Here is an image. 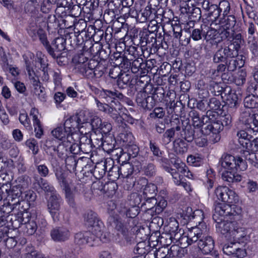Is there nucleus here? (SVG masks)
<instances>
[{
	"mask_svg": "<svg viewBox=\"0 0 258 258\" xmlns=\"http://www.w3.org/2000/svg\"><path fill=\"white\" fill-rule=\"evenodd\" d=\"M117 186V184L113 182H110L103 185L102 182L97 181L93 182L92 184V188L94 190H98L103 192H106L107 190H110L111 192L115 191Z\"/></svg>",
	"mask_w": 258,
	"mask_h": 258,
	"instance_id": "2f4dec72",
	"label": "nucleus"
},
{
	"mask_svg": "<svg viewBox=\"0 0 258 258\" xmlns=\"http://www.w3.org/2000/svg\"><path fill=\"white\" fill-rule=\"evenodd\" d=\"M207 11L208 12V16L211 22H216V20L218 22L220 14L217 5H211L210 8Z\"/></svg>",
	"mask_w": 258,
	"mask_h": 258,
	"instance_id": "79ce46f5",
	"label": "nucleus"
},
{
	"mask_svg": "<svg viewBox=\"0 0 258 258\" xmlns=\"http://www.w3.org/2000/svg\"><path fill=\"white\" fill-rule=\"evenodd\" d=\"M142 172L148 176H152L155 175L156 168L155 165L151 162L143 163L141 167Z\"/></svg>",
	"mask_w": 258,
	"mask_h": 258,
	"instance_id": "a19ab883",
	"label": "nucleus"
},
{
	"mask_svg": "<svg viewBox=\"0 0 258 258\" xmlns=\"http://www.w3.org/2000/svg\"><path fill=\"white\" fill-rule=\"evenodd\" d=\"M119 173L122 177L126 178V182L130 183L127 188L129 189L134 186L135 179L133 177H130L134 171L133 166L130 163H125L119 167Z\"/></svg>",
	"mask_w": 258,
	"mask_h": 258,
	"instance_id": "5701e85b",
	"label": "nucleus"
},
{
	"mask_svg": "<svg viewBox=\"0 0 258 258\" xmlns=\"http://www.w3.org/2000/svg\"><path fill=\"white\" fill-rule=\"evenodd\" d=\"M157 188L156 185L153 183L147 184L143 190L144 198H150L152 200V202L155 203Z\"/></svg>",
	"mask_w": 258,
	"mask_h": 258,
	"instance_id": "c9c22d12",
	"label": "nucleus"
},
{
	"mask_svg": "<svg viewBox=\"0 0 258 258\" xmlns=\"http://www.w3.org/2000/svg\"><path fill=\"white\" fill-rule=\"evenodd\" d=\"M108 223L114 229L112 240L121 246H126L130 243L131 237L129 235L127 224L118 217L110 216Z\"/></svg>",
	"mask_w": 258,
	"mask_h": 258,
	"instance_id": "20e7f679",
	"label": "nucleus"
},
{
	"mask_svg": "<svg viewBox=\"0 0 258 258\" xmlns=\"http://www.w3.org/2000/svg\"><path fill=\"white\" fill-rule=\"evenodd\" d=\"M73 140L72 137H70L68 138V141L63 140L57 146L54 145H47V153L52 156L54 155L56 153L58 156L62 159L67 156L69 152L78 154L79 153V148L77 145L73 144Z\"/></svg>",
	"mask_w": 258,
	"mask_h": 258,
	"instance_id": "6e6552de",
	"label": "nucleus"
},
{
	"mask_svg": "<svg viewBox=\"0 0 258 258\" xmlns=\"http://www.w3.org/2000/svg\"><path fill=\"white\" fill-rule=\"evenodd\" d=\"M207 181L205 183L206 186L208 190L212 188L214 185L215 175L212 169L208 170L207 171Z\"/></svg>",
	"mask_w": 258,
	"mask_h": 258,
	"instance_id": "13d9d810",
	"label": "nucleus"
},
{
	"mask_svg": "<svg viewBox=\"0 0 258 258\" xmlns=\"http://www.w3.org/2000/svg\"><path fill=\"white\" fill-rule=\"evenodd\" d=\"M36 198V194L32 190H28L23 192L22 196V201H25L30 204L34 202Z\"/></svg>",
	"mask_w": 258,
	"mask_h": 258,
	"instance_id": "5fc2aeb1",
	"label": "nucleus"
},
{
	"mask_svg": "<svg viewBox=\"0 0 258 258\" xmlns=\"http://www.w3.org/2000/svg\"><path fill=\"white\" fill-rule=\"evenodd\" d=\"M35 66L37 64L40 65L39 71H34L35 77L38 76V79L41 78L43 82H48L49 80V74H52V71L48 68V63L44 55L40 51L36 53V58L35 60Z\"/></svg>",
	"mask_w": 258,
	"mask_h": 258,
	"instance_id": "ddd939ff",
	"label": "nucleus"
},
{
	"mask_svg": "<svg viewBox=\"0 0 258 258\" xmlns=\"http://www.w3.org/2000/svg\"><path fill=\"white\" fill-rule=\"evenodd\" d=\"M238 50L231 45L221 47L214 54L213 61L214 63L224 62L229 58H235L238 55Z\"/></svg>",
	"mask_w": 258,
	"mask_h": 258,
	"instance_id": "dca6fc26",
	"label": "nucleus"
},
{
	"mask_svg": "<svg viewBox=\"0 0 258 258\" xmlns=\"http://www.w3.org/2000/svg\"><path fill=\"white\" fill-rule=\"evenodd\" d=\"M187 163L193 166L199 167L203 163V159L198 155H190L187 157Z\"/></svg>",
	"mask_w": 258,
	"mask_h": 258,
	"instance_id": "c03bdc74",
	"label": "nucleus"
},
{
	"mask_svg": "<svg viewBox=\"0 0 258 258\" xmlns=\"http://www.w3.org/2000/svg\"><path fill=\"white\" fill-rule=\"evenodd\" d=\"M28 34L30 36L35 40L38 37L40 41L45 47L49 54H52V50L51 49L49 42L47 40L46 34L44 30L40 28L31 27L28 30Z\"/></svg>",
	"mask_w": 258,
	"mask_h": 258,
	"instance_id": "aec40b11",
	"label": "nucleus"
},
{
	"mask_svg": "<svg viewBox=\"0 0 258 258\" xmlns=\"http://www.w3.org/2000/svg\"><path fill=\"white\" fill-rule=\"evenodd\" d=\"M73 144L77 145L79 149L83 152H88L91 150V140L88 134H81L79 133V138L77 140L73 138Z\"/></svg>",
	"mask_w": 258,
	"mask_h": 258,
	"instance_id": "4be33fe9",
	"label": "nucleus"
},
{
	"mask_svg": "<svg viewBox=\"0 0 258 258\" xmlns=\"http://www.w3.org/2000/svg\"><path fill=\"white\" fill-rule=\"evenodd\" d=\"M246 76V73L244 70H241L238 71L234 78L235 83L237 86H241L243 85L245 81Z\"/></svg>",
	"mask_w": 258,
	"mask_h": 258,
	"instance_id": "3c124183",
	"label": "nucleus"
},
{
	"mask_svg": "<svg viewBox=\"0 0 258 258\" xmlns=\"http://www.w3.org/2000/svg\"><path fill=\"white\" fill-rule=\"evenodd\" d=\"M219 9L220 13L223 11V15L227 16L230 10V5L228 1L227 0L221 1L219 3Z\"/></svg>",
	"mask_w": 258,
	"mask_h": 258,
	"instance_id": "680f3d73",
	"label": "nucleus"
},
{
	"mask_svg": "<svg viewBox=\"0 0 258 258\" xmlns=\"http://www.w3.org/2000/svg\"><path fill=\"white\" fill-rule=\"evenodd\" d=\"M39 185L43 190L48 193L49 192L51 195L53 193H56L54 187L49 184L46 180L42 178H40Z\"/></svg>",
	"mask_w": 258,
	"mask_h": 258,
	"instance_id": "8fccbe9b",
	"label": "nucleus"
},
{
	"mask_svg": "<svg viewBox=\"0 0 258 258\" xmlns=\"http://www.w3.org/2000/svg\"><path fill=\"white\" fill-rule=\"evenodd\" d=\"M222 129L223 125L220 121H210L204 123L201 132L204 135H210L212 141L214 143H216L220 140L219 133Z\"/></svg>",
	"mask_w": 258,
	"mask_h": 258,
	"instance_id": "2eb2a0df",
	"label": "nucleus"
},
{
	"mask_svg": "<svg viewBox=\"0 0 258 258\" xmlns=\"http://www.w3.org/2000/svg\"><path fill=\"white\" fill-rule=\"evenodd\" d=\"M205 29L207 31H205L204 38L207 41H209L215 39L217 35L220 33V26L218 25V22L216 20V22H212L210 26L207 28L206 27Z\"/></svg>",
	"mask_w": 258,
	"mask_h": 258,
	"instance_id": "cd10ccee",
	"label": "nucleus"
},
{
	"mask_svg": "<svg viewBox=\"0 0 258 258\" xmlns=\"http://www.w3.org/2000/svg\"><path fill=\"white\" fill-rule=\"evenodd\" d=\"M173 147L175 151L180 154L186 152L187 150V144L184 141L180 139L175 140L173 143Z\"/></svg>",
	"mask_w": 258,
	"mask_h": 258,
	"instance_id": "37998d69",
	"label": "nucleus"
},
{
	"mask_svg": "<svg viewBox=\"0 0 258 258\" xmlns=\"http://www.w3.org/2000/svg\"><path fill=\"white\" fill-rule=\"evenodd\" d=\"M242 218L241 208L226 205H218L216 207L213 219L216 223L217 232L235 241L227 243L224 245L223 251L227 255L242 258L246 254L245 250L239 248L236 244L246 243L250 238L248 230L237 222Z\"/></svg>",
	"mask_w": 258,
	"mask_h": 258,
	"instance_id": "f257e3e1",
	"label": "nucleus"
},
{
	"mask_svg": "<svg viewBox=\"0 0 258 258\" xmlns=\"http://www.w3.org/2000/svg\"><path fill=\"white\" fill-rule=\"evenodd\" d=\"M61 202L62 199L57 193L52 194L48 199L47 204L48 209L54 220L58 218Z\"/></svg>",
	"mask_w": 258,
	"mask_h": 258,
	"instance_id": "6ab92c4d",
	"label": "nucleus"
},
{
	"mask_svg": "<svg viewBox=\"0 0 258 258\" xmlns=\"http://www.w3.org/2000/svg\"><path fill=\"white\" fill-rule=\"evenodd\" d=\"M179 224L177 221L174 218H170L169 219L168 224L166 226V230H168L170 234L172 236H174L176 239H181L182 237H176L178 234Z\"/></svg>",
	"mask_w": 258,
	"mask_h": 258,
	"instance_id": "4c0bfd02",
	"label": "nucleus"
},
{
	"mask_svg": "<svg viewBox=\"0 0 258 258\" xmlns=\"http://www.w3.org/2000/svg\"><path fill=\"white\" fill-rule=\"evenodd\" d=\"M115 141L110 138H106L105 140L102 141L101 145L103 150L108 153H111V152L114 149Z\"/></svg>",
	"mask_w": 258,
	"mask_h": 258,
	"instance_id": "de8ad7c7",
	"label": "nucleus"
},
{
	"mask_svg": "<svg viewBox=\"0 0 258 258\" xmlns=\"http://www.w3.org/2000/svg\"><path fill=\"white\" fill-rule=\"evenodd\" d=\"M114 162L111 160H106L103 162L97 163L94 168L93 175L96 178L100 179L105 174L106 171L108 172L109 166H112Z\"/></svg>",
	"mask_w": 258,
	"mask_h": 258,
	"instance_id": "bb28decb",
	"label": "nucleus"
},
{
	"mask_svg": "<svg viewBox=\"0 0 258 258\" xmlns=\"http://www.w3.org/2000/svg\"><path fill=\"white\" fill-rule=\"evenodd\" d=\"M207 27L206 25L203 24L201 25L202 30L199 29H195L192 30L191 37L195 41H198L204 37L205 33V29Z\"/></svg>",
	"mask_w": 258,
	"mask_h": 258,
	"instance_id": "09e8293b",
	"label": "nucleus"
},
{
	"mask_svg": "<svg viewBox=\"0 0 258 258\" xmlns=\"http://www.w3.org/2000/svg\"><path fill=\"white\" fill-rule=\"evenodd\" d=\"M253 111H251L250 109H245L241 113L239 120L240 121L244 124L246 126L252 127L253 120Z\"/></svg>",
	"mask_w": 258,
	"mask_h": 258,
	"instance_id": "473e14b6",
	"label": "nucleus"
},
{
	"mask_svg": "<svg viewBox=\"0 0 258 258\" xmlns=\"http://www.w3.org/2000/svg\"><path fill=\"white\" fill-rule=\"evenodd\" d=\"M138 213V208L137 207H132L128 210H124L120 213L121 214H125L126 217L132 218L135 217Z\"/></svg>",
	"mask_w": 258,
	"mask_h": 258,
	"instance_id": "338daca9",
	"label": "nucleus"
},
{
	"mask_svg": "<svg viewBox=\"0 0 258 258\" xmlns=\"http://www.w3.org/2000/svg\"><path fill=\"white\" fill-rule=\"evenodd\" d=\"M244 130H241L237 133L238 142L245 149H249L250 141L253 138V136H256L255 131L251 126H246Z\"/></svg>",
	"mask_w": 258,
	"mask_h": 258,
	"instance_id": "f3484780",
	"label": "nucleus"
},
{
	"mask_svg": "<svg viewBox=\"0 0 258 258\" xmlns=\"http://www.w3.org/2000/svg\"><path fill=\"white\" fill-rule=\"evenodd\" d=\"M92 90L94 91L95 94H99L100 97L105 99L107 102L109 101V100L115 98L122 99L123 97V94L116 90H102L100 91L95 87L92 88Z\"/></svg>",
	"mask_w": 258,
	"mask_h": 258,
	"instance_id": "b1692460",
	"label": "nucleus"
},
{
	"mask_svg": "<svg viewBox=\"0 0 258 258\" xmlns=\"http://www.w3.org/2000/svg\"><path fill=\"white\" fill-rule=\"evenodd\" d=\"M51 49L52 50L53 53L49 54L52 57L56 56L55 52H60L65 48L64 40L62 38H57L54 39L52 43V46L50 45Z\"/></svg>",
	"mask_w": 258,
	"mask_h": 258,
	"instance_id": "58836bf2",
	"label": "nucleus"
},
{
	"mask_svg": "<svg viewBox=\"0 0 258 258\" xmlns=\"http://www.w3.org/2000/svg\"><path fill=\"white\" fill-rule=\"evenodd\" d=\"M21 258H45L44 255L35 250V248L31 245H27L23 251Z\"/></svg>",
	"mask_w": 258,
	"mask_h": 258,
	"instance_id": "72a5a7b5",
	"label": "nucleus"
},
{
	"mask_svg": "<svg viewBox=\"0 0 258 258\" xmlns=\"http://www.w3.org/2000/svg\"><path fill=\"white\" fill-rule=\"evenodd\" d=\"M50 235L52 239L55 241H64L69 238L70 232L67 228L59 227L52 229Z\"/></svg>",
	"mask_w": 258,
	"mask_h": 258,
	"instance_id": "393cba45",
	"label": "nucleus"
},
{
	"mask_svg": "<svg viewBox=\"0 0 258 258\" xmlns=\"http://www.w3.org/2000/svg\"><path fill=\"white\" fill-rule=\"evenodd\" d=\"M20 123L28 130L31 129V125L30 120L28 117V114L25 112H22L19 115V117Z\"/></svg>",
	"mask_w": 258,
	"mask_h": 258,
	"instance_id": "052dcab7",
	"label": "nucleus"
},
{
	"mask_svg": "<svg viewBox=\"0 0 258 258\" xmlns=\"http://www.w3.org/2000/svg\"><path fill=\"white\" fill-rule=\"evenodd\" d=\"M136 102L138 106L147 110H151L155 106L153 97L145 91H140L137 94Z\"/></svg>",
	"mask_w": 258,
	"mask_h": 258,
	"instance_id": "412c9836",
	"label": "nucleus"
},
{
	"mask_svg": "<svg viewBox=\"0 0 258 258\" xmlns=\"http://www.w3.org/2000/svg\"><path fill=\"white\" fill-rule=\"evenodd\" d=\"M65 192V197L68 204L70 207H75L76 203L75 201V187L71 184H68L63 187Z\"/></svg>",
	"mask_w": 258,
	"mask_h": 258,
	"instance_id": "7c9ffc66",
	"label": "nucleus"
},
{
	"mask_svg": "<svg viewBox=\"0 0 258 258\" xmlns=\"http://www.w3.org/2000/svg\"><path fill=\"white\" fill-rule=\"evenodd\" d=\"M247 43L250 51L254 56H258V44L254 37L248 36Z\"/></svg>",
	"mask_w": 258,
	"mask_h": 258,
	"instance_id": "a18cd8bd",
	"label": "nucleus"
},
{
	"mask_svg": "<svg viewBox=\"0 0 258 258\" xmlns=\"http://www.w3.org/2000/svg\"><path fill=\"white\" fill-rule=\"evenodd\" d=\"M70 132L71 131L66 129L63 124V126H57L52 130L51 134L54 138L62 142L64 140L68 141V137L72 136Z\"/></svg>",
	"mask_w": 258,
	"mask_h": 258,
	"instance_id": "c85d7f7f",
	"label": "nucleus"
},
{
	"mask_svg": "<svg viewBox=\"0 0 258 258\" xmlns=\"http://www.w3.org/2000/svg\"><path fill=\"white\" fill-rule=\"evenodd\" d=\"M243 103L245 109L254 111L258 108V97L252 95H248L244 98Z\"/></svg>",
	"mask_w": 258,
	"mask_h": 258,
	"instance_id": "e433bc0d",
	"label": "nucleus"
},
{
	"mask_svg": "<svg viewBox=\"0 0 258 258\" xmlns=\"http://www.w3.org/2000/svg\"><path fill=\"white\" fill-rule=\"evenodd\" d=\"M206 224L200 222L198 226L188 228L185 236H182L181 242L185 241L187 245L198 241V247L202 252L207 254L210 253L214 248V241L213 238L208 235Z\"/></svg>",
	"mask_w": 258,
	"mask_h": 258,
	"instance_id": "f03ea898",
	"label": "nucleus"
},
{
	"mask_svg": "<svg viewBox=\"0 0 258 258\" xmlns=\"http://www.w3.org/2000/svg\"><path fill=\"white\" fill-rule=\"evenodd\" d=\"M209 111L212 110L216 111L219 109L220 102L215 98H212L208 101Z\"/></svg>",
	"mask_w": 258,
	"mask_h": 258,
	"instance_id": "774afa93",
	"label": "nucleus"
},
{
	"mask_svg": "<svg viewBox=\"0 0 258 258\" xmlns=\"http://www.w3.org/2000/svg\"><path fill=\"white\" fill-rule=\"evenodd\" d=\"M245 156V159H243L245 162V160L249 161L253 166L258 168V155H256L253 153H250L248 151H245L244 152Z\"/></svg>",
	"mask_w": 258,
	"mask_h": 258,
	"instance_id": "49530a36",
	"label": "nucleus"
},
{
	"mask_svg": "<svg viewBox=\"0 0 258 258\" xmlns=\"http://www.w3.org/2000/svg\"><path fill=\"white\" fill-rule=\"evenodd\" d=\"M175 135L174 128H170L166 131L163 135L162 141L164 144H169L173 139Z\"/></svg>",
	"mask_w": 258,
	"mask_h": 258,
	"instance_id": "bf43d9fd",
	"label": "nucleus"
},
{
	"mask_svg": "<svg viewBox=\"0 0 258 258\" xmlns=\"http://www.w3.org/2000/svg\"><path fill=\"white\" fill-rule=\"evenodd\" d=\"M231 38L232 39L230 40L231 43L230 45H231V46L235 47L239 50L243 41L241 34L240 33H234Z\"/></svg>",
	"mask_w": 258,
	"mask_h": 258,
	"instance_id": "603ef678",
	"label": "nucleus"
},
{
	"mask_svg": "<svg viewBox=\"0 0 258 258\" xmlns=\"http://www.w3.org/2000/svg\"><path fill=\"white\" fill-rule=\"evenodd\" d=\"M26 144L27 146L32 150L34 155L38 153L39 149L37 142L34 139H30L27 140L26 142Z\"/></svg>",
	"mask_w": 258,
	"mask_h": 258,
	"instance_id": "0e129e2a",
	"label": "nucleus"
},
{
	"mask_svg": "<svg viewBox=\"0 0 258 258\" xmlns=\"http://www.w3.org/2000/svg\"><path fill=\"white\" fill-rule=\"evenodd\" d=\"M81 112H83L84 120L80 121L78 133L81 134H88L92 130V126L89 121V113L85 111H81Z\"/></svg>",
	"mask_w": 258,
	"mask_h": 258,
	"instance_id": "c756f323",
	"label": "nucleus"
},
{
	"mask_svg": "<svg viewBox=\"0 0 258 258\" xmlns=\"http://www.w3.org/2000/svg\"><path fill=\"white\" fill-rule=\"evenodd\" d=\"M218 164L225 170L222 174L223 180L230 183L240 181L241 176L236 172L244 171L247 168V162L242 158L227 154L221 156Z\"/></svg>",
	"mask_w": 258,
	"mask_h": 258,
	"instance_id": "7ed1b4c3",
	"label": "nucleus"
},
{
	"mask_svg": "<svg viewBox=\"0 0 258 258\" xmlns=\"http://www.w3.org/2000/svg\"><path fill=\"white\" fill-rule=\"evenodd\" d=\"M174 165L176 169L170 168L168 169V172L172 176L173 181L176 185H179L182 182L183 177L179 172H180L189 179H193L194 178V174L188 169L185 164L180 160L178 159H176L174 163Z\"/></svg>",
	"mask_w": 258,
	"mask_h": 258,
	"instance_id": "9b49d317",
	"label": "nucleus"
},
{
	"mask_svg": "<svg viewBox=\"0 0 258 258\" xmlns=\"http://www.w3.org/2000/svg\"><path fill=\"white\" fill-rule=\"evenodd\" d=\"M223 20L218 19V24L220 26V28L225 29H232L236 23V20L234 16L232 15L224 16Z\"/></svg>",
	"mask_w": 258,
	"mask_h": 258,
	"instance_id": "f704fd0d",
	"label": "nucleus"
},
{
	"mask_svg": "<svg viewBox=\"0 0 258 258\" xmlns=\"http://www.w3.org/2000/svg\"><path fill=\"white\" fill-rule=\"evenodd\" d=\"M66 166L70 172H74L76 168L77 162L73 156L68 157L66 160Z\"/></svg>",
	"mask_w": 258,
	"mask_h": 258,
	"instance_id": "4d7b16f0",
	"label": "nucleus"
},
{
	"mask_svg": "<svg viewBox=\"0 0 258 258\" xmlns=\"http://www.w3.org/2000/svg\"><path fill=\"white\" fill-rule=\"evenodd\" d=\"M119 167L113 166H109L108 171V175L110 177V179L112 180H115L117 179L121 174L119 173Z\"/></svg>",
	"mask_w": 258,
	"mask_h": 258,
	"instance_id": "864d4df0",
	"label": "nucleus"
},
{
	"mask_svg": "<svg viewBox=\"0 0 258 258\" xmlns=\"http://www.w3.org/2000/svg\"><path fill=\"white\" fill-rule=\"evenodd\" d=\"M89 231L84 232H79L75 236V243L79 246H84L88 244L90 246L96 245V239L95 236H93L91 232V228L88 227Z\"/></svg>",
	"mask_w": 258,
	"mask_h": 258,
	"instance_id": "a211bd4d",
	"label": "nucleus"
},
{
	"mask_svg": "<svg viewBox=\"0 0 258 258\" xmlns=\"http://www.w3.org/2000/svg\"><path fill=\"white\" fill-rule=\"evenodd\" d=\"M214 198L217 201H221L223 203H218L215 205V209L218 205H226L229 206H236L241 208L240 206L235 204L238 202V197L236 192L232 189L226 186H219L214 191ZM215 212V210L214 211ZM215 213H214V214Z\"/></svg>",
	"mask_w": 258,
	"mask_h": 258,
	"instance_id": "1a4fd4ad",
	"label": "nucleus"
},
{
	"mask_svg": "<svg viewBox=\"0 0 258 258\" xmlns=\"http://www.w3.org/2000/svg\"><path fill=\"white\" fill-rule=\"evenodd\" d=\"M23 58L25 60L26 70L28 73L29 77L33 85L32 92L41 101H44L46 99V95L44 92V88L40 85L38 76L35 77V73L33 68L34 63V55L32 53H28L24 54Z\"/></svg>",
	"mask_w": 258,
	"mask_h": 258,
	"instance_id": "39448f33",
	"label": "nucleus"
},
{
	"mask_svg": "<svg viewBox=\"0 0 258 258\" xmlns=\"http://www.w3.org/2000/svg\"><path fill=\"white\" fill-rule=\"evenodd\" d=\"M237 95L234 92H231L227 96V103L230 107H234L238 103Z\"/></svg>",
	"mask_w": 258,
	"mask_h": 258,
	"instance_id": "e2e57ef3",
	"label": "nucleus"
},
{
	"mask_svg": "<svg viewBox=\"0 0 258 258\" xmlns=\"http://www.w3.org/2000/svg\"><path fill=\"white\" fill-rule=\"evenodd\" d=\"M38 7V3L36 0H29L25 5L24 9L26 13H33Z\"/></svg>",
	"mask_w": 258,
	"mask_h": 258,
	"instance_id": "6e6d98bb",
	"label": "nucleus"
},
{
	"mask_svg": "<svg viewBox=\"0 0 258 258\" xmlns=\"http://www.w3.org/2000/svg\"><path fill=\"white\" fill-rule=\"evenodd\" d=\"M84 219L85 224L87 227H91V232L95 236L96 239V245L99 240L103 242H106L109 240L105 233L103 234L104 224L97 217L96 213L91 211L85 215Z\"/></svg>",
	"mask_w": 258,
	"mask_h": 258,
	"instance_id": "423d86ee",
	"label": "nucleus"
},
{
	"mask_svg": "<svg viewBox=\"0 0 258 258\" xmlns=\"http://www.w3.org/2000/svg\"><path fill=\"white\" fill-rule=\"evenodd\" d=\"M130 82V77L128 75H120L117 81V85L120 88H123L124 85H127Z\"/></svg>",
	"mask_w": 258,
	"mask_h": 258,
	"instance_id": "69168bd1",
	"label": "nucleus"
},
{
	"mask_svg": "<svg viewBox=\"0 0 258 258\" xmlns=\"http://www.w3.org/2000/svg\"><path fill=\"white\" fill-rule=\"evenodd\" d=\"M97 61L94 59L88 60L83 55L79 57L78 62L76 65V69L84 76L93 77L96 76Z\"/></svg>",
	"mask_w": 258,
	"mask_h": 258,
	"instance_id": "f8f14e48",
	"label": "nucleus"
},
{
	"mask_svg": "<svg viewBox=\"0 0 258 258\" xmlns=\"http://www.w3.org/2000/svg\"><path fill=\"white\" fill-rule=\"evenodd\" d=\"M116 99L109 100V105L103 104L97 99H95V102L99 110L109 114L115 121L121 123L127 115L124 113L126 110Z\"/></svg>",
	"mask_w": 258,
	"mask_h": 258,
	"instance_id": "0eeeda50",
	"label": "nucleus"
},
{
	"mask_svg": "<svg viewBox=\"0 0 258 258\" xmlns=\"http://www.w3.org/2000/svg\"><path fill=\"white\" fill-rule=\"evenodd\" d=\"M28 178L26 176H22L18 178V184L13 186L8 192V199L10 204L14 206L20 204L22 201L23 190L29 185Z\"/></svg>",
	"mask_w": 258,
	"mask_h": 258,
	"instance_id": "9d476101",
	"label": "nucleus"
},
{
	"mask_svg": "<svg viewBox=\"0 0 258 258\" xmlns=\"http://www.w3.org/2000/svg\"><path fill=\"white\" fill-rule=\"evenodd\" d=\"M29 218V215L27 213L23 214L22 215V223L25 224V227L27 229L26 232L29 235H32L36 232L37 225L36 222L33 220H24V217Z\"/></svg>",
	"mask_w": 258,
	"mask_h": 258,
	"instance_id": "ea45409f",
	"label": "nucleus"
},
{
	"mask_svg": "<svg viewBox=\"0 0 258 258\" xmlns=\"http://www.w3.org/2000/svg\"><path fill=\"white\" fill-rule=\"evenodd\" d=\"M83 112L80 111L79 113L70 116L64 122V127L66 130L71 131L70 133L72 134L71 137L77 140L79 138L78 130L79 125H80V121L84 120ZM69 136L68 137H70Z\"/></svg>",
	"mask_w": 258,
	"mask_h": 258,
	"instance_id": "4468645a",
	"label": "nucleus"
},
{
	"mask_svg": "<svg viewBox=\"0 0 258 258\" xmlns=\"http://www.w3.org/2000/svg\"><path fill=\"white\" fill-rule=\"evenodd\" d=\"M115 57H116L115 59V61H116L115 64L116 65H120L121 68L123 66H126V68L131 67V71L133 73H137L139 72L141 64V62L139 60L136 59L134 60L131 65V62L127 59H125L123 57L120 56V54Z\"/></svg>",
	"mask_w": 258,
	"mask_h": 258,
	"instance_id": "a878e982",
	"label": "nucleus"
}]
</instances>
